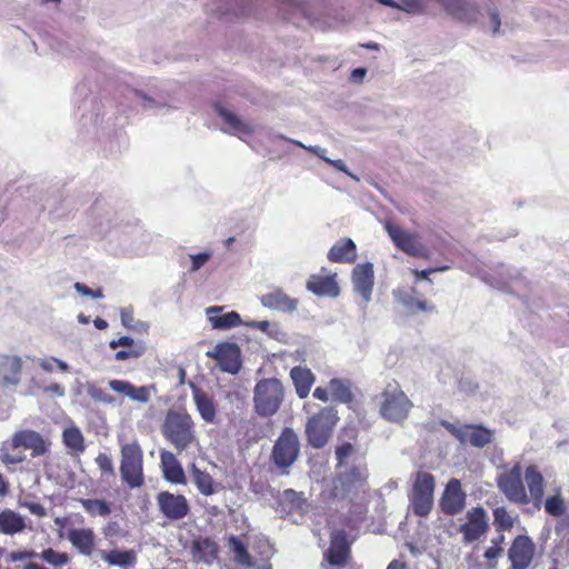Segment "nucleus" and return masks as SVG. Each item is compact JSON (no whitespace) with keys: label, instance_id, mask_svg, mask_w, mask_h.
Wrapping results in <instances>:
<instances>
[{"label":"nucleus","instance_id":"c85d7f7f","mask_svg":"<svg viewBox=\"0 0 569 569\" xmlns=\"http://www.w3.org/2000/svg\"><path fill=\"white\" fill-rule=\"evenodd\" d=\"M223 307L212 306L207 308L209 321L214 329H231L242 323L241 317L237 311H230L224 315H218L222 311Z\"/></svg>","mask_w":569,"mask_h":569},{"label":"nucleus","instance_id":"1a4fd4ad","mask_svg":"<svg viewBox=\"0 0 569 569\" xmlns=\"http://www.w3.org/2000/svg\"><path fill=\"white\" fill-rule=\"evenodd\" d=\"M299 455L300 441L297 432L290 427H284L272 447L271 461L282 472L288 473V469L297 461Z\"/></svg>","mask_w":569,"mask_h":569},{"label":"nucleus","instance_id":"13d9d810","mask_svg":"<svg viewBox=\"0 0 569 569\" xmlns=\"http://www.w3.org/2000/svg\"><path fill=\"white\" fill-rule=\"evenodd\" d=\"M246 326L249 328L257 329L262 332L269 333L271 323L268 320H261V321L253 320L251 322H247Z\"/></svg>","mask_w":569,"mask_h":569},{"label":"nucleus","instance_id":"f704fd0d","mask_svg":"<svg viewBox=\"0 0 569 569\" xmlns=\"http://www.w3.org/2000/svg\"><path fill=\"white\" fill-rule=\"evenodd\" d=\"M26 529L24 518L11 510L4 509L0 512V532L13 536L20 533Z\"/></svg>","mask_w":569,"mask_h":569},{"label":"nucleus","instance_id":"4d7b16f0","mask_svg":"<svg viewBox=\"0 0 569 569\" xmlns=\"http://www.w3.org/2000/svg\"><path fill=\"white\" fill-rule=\"evenodd\" d=\"M131 346H137V342L128 336H122L119 339H113L109 342V347L111 349H117L118 347L130 348Z\"/></svg>","mask_w":569,"mask_h":569},{"label":"nucleus","instance_id":"5fc2aeb1","mask_svg":"<svg viewBox=\"0 0 569 569\" xmlns=\"http://www.w3.org/2000/svg\"><path fill=\"white\" fill-rule=\"evenodd\" d=\"M73 287L76 291L82 296L92 297L94 299H100L103 297L102 289L92 290L91 288L81 282H76Z\"/></svg>","mask_w":569,"mask_h":569},{"label":"nucleus","instance_id":"f03ea898","mask_svg":"<svg viewBox=\"0 0 569 569\" xmlns=\"http://www.w3.org/2000/svg\"><path fill=\"white\" fill-rule=\"evenodd\" d=\"M161 433L178 455L200 446L196 423L186 411L168 410L161 426Z\"/></svg>","mask_w":569,"mask_h":569},{"label":"nucleus","instance_id":"864d4df0","mask_svg":"<svg viewBox=\"0 0 569 569\" xmlns=\"http://www.w3.org/2000/svg\"><path fill=\"white\" fill-rule=\"evenodd\" d=\"M448 269H449L448 266H439V267H431V268H428L425 270H412V273L417 281L418 280H428L431 282V279L429 278V276L431 273L446 271Z\"/></svg>","mask_w":569,"mask_h":569},{"label":"nucleus","instance_id":"c9c22d12","mask_svg":"<svg viewBox=\"0 0 569 569\" xmlns=\"http://www.w3.org/2000/svg\"><path fill=\"white\" fill-rule=\"evenodd\" d=\"M189 471L193 483L201 495L211 496L216 492V482L209 472L201 470L196 463L190 465Z\"/></svg>","mask_w":569,"mask_h":569},{"label":"nucleus","instance_id":"72a5a7b5","mask_svg":"<svg viewBox=\"0 0 569 569\" xmlns=\"http://www.w3.org/2000/svg\"><path fill=\"white\" fill-rule=\"evenodd\" d=\"M109 387L134 401L147 402L150 398L149 390L146 387H136L129 381L113 379L109 381Z\"/></svg>","mask_w":569,"mask_h":569},{"label":"nucleus","instance_id":"412c9836","mask_svg":"<svg viewBox=\"0 0 569 569\" xmlns=\"http://www.w3.org/2000/svg\"><path fill=\"white\" fill-rule=\"evenodd\" d=\"M352 283L355 290L363 298V300L369 301L375 284L372 263L366 262L357 264L352 270Z\"/></svg>","mask_w":569,"mask_h":569},{"label":"nucleus","instance_id":"b1692460","mask_svg":"<svg viewBox=\"0 0 569 569\" xmlns=\"http://www.w3.org/2000/svg\"><path fill=\"white\" fill-rule=\"evenodd\" d=\"M328 260L333 263H353L357 260V246L350 238L339 239L328 251Z\"/></svg>","mask_w":569,"mask_h":569},{"label":"nucleus","instance_id":"6e6d98bb","mask_svg":"<svg viewBox=\"0 0 569 569\" xmlns=\"http://www.w3.org/2000/svg\"><path fill=\"white\" fill-rule=\"evenodd\" d=\"M34 557H38V553L33 550H18L10 552L8 559L12 562H17L26 559H32Z\"/></svg>","mask_w":569,"mask_h":569},{"label":"nucleus","instance_id":"cd10ccee","mask_svg":"<svg viewBox=\"0 0 569 569\" xmlns=\"http://www.w3.org/2000/svg\"><path fill=\"white\" fill-rule=\"evenodd\" d=\"M260 301L266 308L283 312H292L298 306V299L289 297L283 290L278 288L261 296Z\"/></svg>","mask_w":569,"mask_h":569},{"label":"nucleus","instance_id":"7c9ffc66","mask_svg":"<svg viewBox=\"0 0 569 569\" xmlns=\"http://www.w3.org/2000/svg\"><path fill=\"white\" fill-rule=\"evenodd\" d=\"M290 377L293 381L297 396L300 399L307 398L315 382V375L311 372V370L297 366L291 369Z\"/></svg>","mask_w":569,"mask_h":569},{"label":"nucleus","instance_id":"f8f14e48","mask_svg":"<svg viewBox=\"0 0 569 569\" xmlns=\"http://www.w3.org/2000/svg\"><path fill=\"white\" fill-rule=\"evenodd\" d=\"M497 486L510 502L520 506H526L530 502L522 481V469L519 463L500 473L497 477Z\"/></svg>","mask_w":569,"mask_h":569},{"label":"nucleus","instance_id":"de8ad7c7","mask_svg":"<svg viewBox=\"0 0 569 569\" xmlns=\"http://www.w3.org/2000/svg\"><path fill=\"white\" fill-rule=\"evenodd\" d=\"M545 510L547 513L553 517H559L565 513V501L559 492L552 497L547 498L545 501Z\"/></svg>","mask_w":569,"mask_h":569},{"label":"nucleus","instance_id":"338daca9","mask_svg":"<svg viewBox=\"0 0 569 569\" xmlns=\"http://www.w3.org/2000/svg\"><path fill=\"white\" fill-rule=\"evenodd\" d=\"M53 361H52V358L50 360L48 359H43L39 362V366L41 369H43L44 371L47 372H51L53 371Z\"/></svg>","mask_w":569,"mask_h":569},{"label":"nucleus","instance_id":"39448f33","mask_svg":"<svg viewBox=\"0 0 569 569\" xmlns=\"http://www.w3.org/2000/svg\"><path fill=\"white\" fill-rule=\"evenodd\" d=\"M284 390L277 378L261 379L254 387L253 407L260 417L276 415L283 401Z\"/></svg>","mask_w":569,"mask_h":569},{"label":"nucleus","instance_id":"680f3d73","mask_svg":"<svg viewBox=\"0 0 569 569\" xmlns=\"http://www.w3.org/2000/svg\"><path fill=\"white\" fill-rule=\"evenodd\" d=\"M29 511L37 517H44L47 515L46 508L41 503L32 502L28 505Z\"/></svg>","mask_w":569,"mask_h":569},{"label":"nucleus","instance_id":"69168bd1","mask_svg":"<svg viewBox=\"0 0 569 569\" xmlns=\"http://www.w3.org/2000/svg\"><path fill=\"white\" fill-rule=\"evenodd\" d=\"M490 20L493 26V33H498L501 24L499 13L497 11H491Z\"/></svg>","mask_w":569,"mask_h":569},{"label":"nucleus","instance_id":"09e8293b","mask_svg":"<svg viewBox=\"0 0 569 569\" xmlns=\"http://www.w3.org/2000/svg\"><path fill=\"white\" fill-rule=\"evenodd\" d=\"M503 553V547L490 546L486 549L483 557L487 560V569H496L497 560Z\"/></svg>","mask_w":569,"mask_h":569},{"label":"nucleus","instance_id":"6e6552de","mask_svg":"<svg viewBox=\"0 0 569 569\" xmlns=\"http://www.w3.org/2000/svg\"><path fill=\"white\" fill-rule=\"evenodd\" d=\"M412 402L397 381L390 382L381 392L380 415L390 422H401L407 419Z\"/></svg>","mask_w":569,"mask_h":569},{"label":"nucleus","instance_id":"49530a36","mask_svg":"<svg viewBox=\"0 0 569 569\" xmlns=\"http://www.w3.org/2000/svg\"><path fill=\"white\" fill-rule=\"evenodd\" d=\"M146 350V345L142 341H138L137 346H131L130 348L117 351L114 359L118 361H123L127 359L139 358L144 355Z\"/></svg>","mask_w":569,"mask_h":569},{"label":"nucleus","instance_id":"f3484780","mask_svg":"<svg viewBox=\"0 0 569 569\" xmlns=\"http://www.w3.org/2000/svg\"><path fill=\"white\" fill-rule=\"evenodd\" d=\"M207 356L214 359L224 372L234 375L241 368L240 348L236 343L220 342Z\"/></svg>","mask_w":569,"mask_h":569},{"label":"nucleus","instance_id":"a211bd4d","mask_svg":"<svg viewBox=\"0 0 569 569\" xmlns=\"http://www.w3.org/2000/svg\"><path fill=\"white\" fill-rule=\"evenodd\" d=\"M351 555V542L345 530H336L330 536V546L325 551V560L333 567H343Z\"/></svg>","mask_w":569,"mask_h":569},{"label":"nucleus","instance_id":"2f4dec72","mask_svg":"<svg viewBox=\"0 0 569 569\" xmlns=\"http://www.w3.org/2000/svg\"><path fill=\"white\" fill-rule=\"evenodd\" d=\"M100 557L109 566H118L124 569L133 567L137 563V553L132 549H112L109 551L101 550Z\"/></svg>","mask_w":569,"mask_h":569},{"label":"nucleus","instance_id":"603ef678","mask_svg":"<svg viewBox=\"0 0 569 569\" xmlns=\"http://www.w3.org/2000/svg\"><path fill=\"white\" fill-rule=\"evenodd\" d=\"M353 452V446L350 442H345L336 448L337 467H341L345 460Z\"/></svg>","mask_w":569,"mask_h":569},{"label":"nucleus","instance_id":"7ed1b4c3","mask_svg":"<svg viewBox=\"0 0 569 569\" xmlns=\"http://www.w3.org/2000/svg\"><path fill=\"white\" fill-rule=\"evenodd\" d=\"M369 472L366 465L348 466L345 471L337 472L331 480V487L328 490L330 500H352L360 492H366Z\"/></svg>","mask_w":569,"mask_h":569},{"label":"nucleus","instance_id":"f257e3e1","mask_svg":"<svg viewBox=\"0 0 569 569\" xmlns=\"http://www.w3.org/2000/svg\"><path fill=\"white\" fill-rule=\"evenodd\" d=\"M51 442L33 429H20L0 443V461L8 469L27 461V451L31 458L46 456Z\"/></svg>","mask_w":569,"mask_h":569},{"label":"nucleus","instance_id":"0eeeda50","mask_svg":"<svg viewBox=\"0 0 569 569\" xmlns=\"http://www.w3.org/2000/svg\"><path fill=\"white\" fill-rule=\"evenodd\" d=\"M120 475L130 488H139L144 483L143 451L137 440L121 445Z\"/></svg>","mask_w":569,"mask_h":569},{"label":"nucleus","instance_id":"aec40b11","mask_svg":"<svg viewBox=\"0 0 569 569\" xmlns=\"http://www.w3.org/2000/svg\"><path fill=\"white\" fill-rule=\"evenodd\" d=\"M23 361L14 355H0V386L16 387L21 381Z\"/></svg>","mask_w":569,"mask_h":569},{"label":"nucleus","instance_id":"3c124183","mask_svg":"<svg viewBox=\"0 0 569 569\" xmlns=\"http://www.w3.org/2000/svg\"><path fill=\"white\" fill-rule=\"evenodd\" d=\"M212 257L210 251L199 252L194 254H190L189 258L191 260L190 271L196 272L200 270Z\"/></svg>","mask_w":569,"mask_h":569},{"label":"nucleus","instance_id":"6ab92c4d","mask_svg":"<svg viewBox=\"0 0 569 569\" xmlns=\"http://www.w3.org/2000/svg\"><path fill=\"white\" fill-rule=\"evenodd\" d=\"M326 271V268H321V273L311 274L307 280L306 288L317 297L337 298L340 295L337 274H327Z\"/></svg>","mask_w":569,"mask_h":569},{"label":"nucleus","instance_id":"393cba45","mask_svg":"<svg viewBox=\"0 0 569 569\" xmlns=\"http://www.w3.org/2000/svg\"><path fill=\"white\" fill-rule=\"evenodd\" d=\"M446 11L459 21L473 22L478 17L476 4L469 0H441Z\"/></svg>","mask_w":569,"mask_h":569},{"label":"nucleus","instance_id":"2eb2a0df","mask_svg":"<svg viewBox=\"0 0 569 569\" xmlns=\"http://www.w3.org/2000/svg\"><path fill=\"white\" fill-rule=\"evenodd\" d=\"M536 546L531 538L519 535L513 538L509 549L508 559L511 569H527L532 562Z\"/></svg>","mask_w":569,"mask_h":569},{"label":"nucleus","instance_id":"37998d69","mask_svg":"<svg viewBox=\"0 0 569 569\" xmlns=\"http://www.w3.org/2000/svg\"><path fill=\"white\" fill-rule=\"evenodd\" d=\"M283 502L290 508V511L306 512L308 509V500L303 492H298L293 489H286L283 491Z\"/></svg>","mask_w":569,"mask_h":569},{"label":"nucleus","instance_id":"c756f323","mask_svg":"<svg viewBox=\"0 0 569 569\" xmlns=\"http://www.w3.org/2000/svg\"><path fill=\"white\" fill-rule=\"evenodd\" d=\"M192 397L197 410L206 422H213L217 415V408L213 399L202 389L191 383Z\"/></svg>","mask_w":569,"mask_h":569},{"label":"nucleus","instance_id":"a18cd8bd","mask_svg":"<svg viewBox=\"0 0 569 569\" xmlns=\"http://www.w3.org/2000/svg\"><path fill=\"white\" fill-rule=\"evenodd\" d=\"M86 391L90 399H92L94 402L111 405L116 401L114 397L94 383H88L86 386Z\"/></svg>","mask_w":569,"mask_h":569},{"label":"nucleus","instance_id":"4be33fe9","mask_svg":"<svg viewBox=\"0 0 569 569\" xmlns=\"http://www.w3.org/2000/svg\"><path fill=\"white\" fill-rule=\"evenodd\" d=\"M219 545L210 537H199L192 541L191 555L197 563L213 565L219 558Z\"/></svg>","mask_w":569,"mask_h":569},{"label":"nucleus","instance_id":"0e129e2a","mask_svg":"<svg viewBox=\"0 0 569 569\" xmlns=\"http://www.w3.org/2000/svg\"><path fill=\"white\" fill-rule=\"evenodd\" d=\"M313 397L321 401H328L329 400V393L326 388L317 387L313 391Z\"/></svg>","mask_w":569,"mask_h":569},{"label":"nucleus","instance_id":"5701e85b","mask_svg":"<svg viewBox=\"0 0 569 569\" xmlns=\"http://www.w3.org/2000/svg\"><path fill=\"white\" fill-rule=\"evenodd\" d=\"M160 462L166 480L176 485L187 483L184 471L173 452L169 450H161Z\"/></svg>","mask_w":569,"mask_h":569},{"label":"nucleus","instance_id":"774afa93","mask_svg":"<svg viewBox=\"0 0 569 569\" xmlns=\"http://www.w3.org/2000/svg\"><path fill=\"white\" fill-rule=\"evenodd\" d=\"M387 569H408V566L406 562L393 560L389 563Z\"/></svg>","mask_w":569,"mask_h":569},{"label":"nucleus","instance_id":"423d86ee","mask_svg":"<svg viewBox=\"0 0 569 569\" xmlns=\"http://www.w3.org/2000/svg\"><path fill=\"white\" fill-rule=\"evenodd\" d=\"M436 479L427 471L416 472L412 488L409 493V502L412 512L419 517H427L432 510L435 501Z\"/></svg>","mask_w":569,"mask_h":569},{"label":"nucleus","instance_id":"e2e57ef3","mask_svg":"<svg viewBox=\"0 0 569 569\" xmlns=\"http://www.w3.org/2000/svg\"><path fill=\"white\" fill-rule=\"evenodd\" d=\"M9 492H10V482L3 476V473L0 472V497H6Z\"/></svg>","mask_w":569,"mask_h":569},{"label":"nucleus","instance_id":"4468645a","mask_svg":"<svg viewBox=\"0 0 569 569\" xmlns=\"http://www.w3.org/2000/svg\"><path fill=\"white\" fill-rule=\"evenodd\" d=\"M467 495L459 479H450L439 499V508L447 516H456L466 507Z\"/></svg>","mask_w":569,"mask_h":569},{"label":"nucleus","instance_id":"ea45409f","mask_svg":"<svg viewBox=\"0 0 569 569\" xmlns=\"http://www.w3.org/2000/svg\"><path fill=\"white\" fill-rule=\"evenodd\" d=\"M64 446L76 453H81L86 449L84 438L78 427H69L62 433Z\"/></svg>","mask_w":569,"mask_h":569},{"label":"nucleus","instance_id":"4c0bfd02","mask_svg":"<svg viewBox=\"0 0 569 569\" xmlns=\"http://www.w3.org/2000/svg\"><path fill=\"white\" fill-rule=\"evenodd\" d=\"M417 293V290L415 288H411V292H403L399 297V301L402 306H405L409 311L411 312H435L436 306L431 302H429L426 299L417 298L415 295Z\"/></svg>","mask_w":569,"mask_h":569},{"label":"nucleus","instance_id":"8fccbe9b","mask_svg":"<svg viewBox=\"0 0 569 569\" xmlns=\"http://www.w3.org/2000/svg\"><path fill=\"white\" fill-rule=\"evenodd\" d=\"M96 463L103 475L114 476L112 459L107 453L100 452L96 458Z\"/></svg>","mask_w":569,"mask_h":569},{"label":"nucleus","instance_id":"79ce46f5","mask_svg":"<svg viewBox=\"0 0 569 569\" xmlns=\"http://www.w3.org/2000/svg\"><path fill=\"white\" fill-rule=\"evenodd\" d=\"M79 502L91 517H108L111 513L110 505L103 499H87L81 498Z\"/></svg>","mask_w":569,"mask_h":569},{"label":"nucleus","instance_id":"473e14b6","mask_svg":"<svg viewBox=\"0 0 569 569\" xmlns=\"http://www.w3.org/2000/svg\"><path fill=\"white\" fill-rule=\"evenodd\" d=\"M213 108L223 122L229 127L230 131L242 134L253 133V128L250 124L243 122L236 113L224 108L222 103L214 102Z\"/></svg>","mask_w":569,"mask_h":569},{"label":"nucleus","instance_id":"c03bdc74","mask_svg":"<svg viewBox=\"0 0 569 569\" xmlns=\"http://www.w3.org/2000/svg\"><path fill=\"white\" fill-rule=\"evenodd\" d=\"M39 557L47 563L53 567H62L69 563L70 557L67 552H60L52 548H47L41 551Z\"/></svg>","mask_w":569,"mask_h":569},{"label":"nucleus","instance_id":"20e7f679","mask_svg":"<svg viewBox=\"0 0 569 569\" xmlns=\"http://www.w3.org/2000/svg\"><path fill=\"white\" fill-rule=\"evenodd\" d=\"M339 422L338 411L333 407H323L306 422V438L313 449H322L331 439Z\"/></svg>","mask_w":569,"mask_h":569},{"label":"nucleus","instance_id":"9b49d317","mask_svg":"<svg viewBox=\"0 0 569 569\" xmlns=\"http://www.w3.org/2000/svg\"><path fill=\"white\" fill-rule=\"evenodd\" d=\"M440 425L461 445L469 443L476 448H485L493 440V430L482 425L456 426L448 420H441Z\"/></svg>","mask_w":569,"mask_h":569},{"label":"nucleus","instance_id":"ddd939ff","mask_svg":"<svg viewBox=\"0 0 569 569\" xmlns=\"http://www.w3.org/2000/svg\"><path fill=\"white\" fill-rule=\"evenodd\" d=\"M490 529L489 517L482 506L471 507L465 515V522L459 526L463 543H472L485 537Z\"/></svg>","mask_w":569,"mask_h":569},{"label":"nucleus","instance_id":"9d476101","mask_svg":"<svg viewBox=\"0 0 569 569\" xmlns=\"http://www.w3.org/2000/svg\"><path fill=\"white\" fill-rule=\"evenodd\" d=\"M385 229L393 244L406 254L426 260L430 258L431 251L420 241L418 233L406 231L391 222H387Z\"/></svg>","mask_w":569,"mask_h":569},{"label":"nucleus","instance_id":"dca6fc26","mask_svg":"<svg viewBox=\"0 0 569 569\" xmlns=\"http://www.w3.org/2000/svg\"><path fill=\"white\" fill-rule=\"evenodd\" d=\"M157 503L161 513L169 520H181L190 512L189 502L183 495L160 491L157 495Z\"/></svg>","mask_w":569,"mask_h":569},{"label":"nucleus","instance_id":"a878e982","mask_svg":"<svg viewBox=\"0 0 569 569\" xmlns=\"http://www.w3.org/2000/svg\"><path fill=\"white\" fill-rule=\"evenodd\" d=\"M67 538L83 556L90 557L96 549V535L91 528L71 529Z\"/></svg>","mask_w":569,"mask_h":569},{"label":"nucleus","instance_id":"bb28decb","mask_svg":"<svg viewBox=\"0 0 569 569\" xmlns=\"http://www.w3.org/2000/svg\"><path fill=\"white\" fill-rule=\"evenodd\" d=\"M525 479L529 490V498L536 508H540L543 502L545 479L536 466H529L525 471Z\"/></svg>","mask_w":569,"mask_h":569},{"label":"nucleus","instance_id":"58836bf2","mask_svg":"<svg viewBox=\"0 0 569 569\" xmlns=\"http://www.w3.org/2000/svg\"><path fill=\"white\" fill-rule=\"evenodd\" d=\"M492 516L493 526L498 533L511 531L517 521V516H512L503 506L492 509Z\"/></svg>","mask_w":569,"mask_h":569},{"label":"nucleus","instance_id":"a19ab883","mask_svg":"<svg viewBox=\"0 0 569 569\" xmlns=\"http://www.w3.org/2000/svg\"><path fill=\"white\" fill-rule=\"evenodd\" d=\"M331 397L335 401L350 403L353 400V393L350 385L341 379H331L329 382Z\"/></svg>","mask_w":569,"mask_h":569},{"label":"nucleus","instance_id":"052dcab7","mask_svg":"<svg viewBox=\"0 0 569 569\" xmlns=\"http://www.w3.org/2000/svg\"><path fill=\"white\" fill-rule=\"evenodd\" d=\"M43 391L47 392V393H52L57 397H63L64 396V388L57 383V382H53L47 387L43 388Z\"/></svg>","mask_w":569,"mask_h":569},{"label":"nucleus","instance_id":"e433bc0d","mask_svg":"<svg viewBox=\"0 0 569 569\" xmlns=\"http://www.w3.org/2000/svg\"><path fill=\"white\" fill-rule=\"evenodd\" d=\"M228 547L233 553L236 563L246 568H251L254 566L253 559L248 551L247 546L238 537L231 535L228 538Z\"/></svg>","mask_w":569,"mask_h":569},{"label":"nucleus","instance_id":"bf43d9fd","mask_svg":"<svg viewBox=\"0 0 569 569\" xmlns=\"http://www.w3.org/2000/svg\"><path fill=\"white\" fill-rule=\"evenodd\" d=\"M121 322L124 327L131 328L133 322V312L131 309L122 308L120 310Z\"/></svg>","mask_w":569,"mask_h":569}]
</instances>
